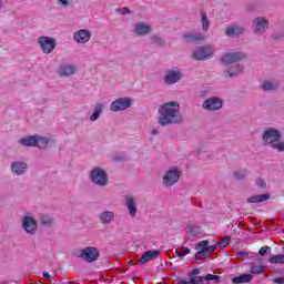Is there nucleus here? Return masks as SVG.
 <instances>
[{"mask_svg": "<svg viewBox=\"0 0 284 284\" xmlns=\"http://www.w3.org/2000/svg\"><path fill=\"white\" fill-rule=\"evenodd\" d=\"M158 123L162 128L168 125H179L183 123V114L181 113V104L178 101L165 102L158 109Z\"/></svg>", "mask_w": 284, "mask_h": 284, "instance_id": "obj_1", "label": "nucleus"}, {"mask_svg": "<svg viewBox=\"0 0 284 284\" xmlns=\"http://www.w3.org/2000/svg\"><path fill=\"white\" fill-rule=\"evenodd\" d=\"M283 135L277 129L268 128L262 134V141L265 145H271L277 152H284V141H281Z\"/></svg>", "mask_w": 284, "mask_h": 284, "instance_id": "obj_2", "label": "nucleus"}, {"mask_svg": "<svg viewBox=\"0 0 284 284\" xmlns=\"http://www.w3.org/2000/svg\"><path fill=\"white\" fill-rule=\"evenodd\" d=\"M183 172L179 166H170L162 175V185L164 187H172L181 181Z\"/></svg>", "mask_w": 284, "mask_h": 284, "instance_id": "obj_3", "label": "nucleus"}, {"mask_svg": "<svg viewBox=\"0 0 284 284\" xmlns=\"http://www.w3.org/2000/svg\"><path fill=\"white\" fill-rule=\"evenodd\" d=\"M89 179L93 185H98L99 187H106L108 183H110L108 172L99 166H95L90 171Z\"/></svg>", "mask_w": 284, "mask_h": 284, "instance_id": "obj_4", "label": "nucleus"}, {"mask_svg": "<svg viewBox=\"0 0 284 284\" xmlns=\"http://www.w3.org/2000/svg\"><path fill=\"white\" fill-rule=\"evenodd\" d=\"M210 281L220 283L221 277L219 275L206 274L205 276L189 277V280H180L179 284H210Z\"/></svg>", "mask_w": 284, "mask_h": 284, "instance_id": "obj_5", "label": "nucleus"}, {"mask_svg": "<svg viewBox=\"0 0 284 284\" xmlns=\"http://www.w3.org/2000/svg\"><path fill=\"white\" fill-rule=\"evenodd\" d=\"M181 79H183V71L179 68H174L165 71L163 82L165 85H174L175 83H179Z\"/></svg>", "mask_w": 284, "mask_h": 284, "instance_id": "obj_6", "label": "nucleus"}, {"mask_svg": "<svg viewBox=\"0 0 284 284\" xmlns=\"http://www.w3.org/2000/svg\"><path fill=\"white\" fill-rule=\"evenodd\" d=\"M78 256L79 258H82V261H85V263H94L95 261H99V248L94 246H87L80 251Z\"/></svg>", "mask_w": 284, "mask_h": 284, "instance_id": "obj_7", "label": "nucleus"}, {"mask_svg": "<svg viewBox=\"0 0 284 284\" xmlns=\"http://www.w3.org/2000/svg\"><path fill=\"white\" fill-rule=\"evenodd\" d=\"M38 45H40L43 54H50L57 48V39L42 36L38 38Z\"/></svg>", "mask_w": 284, "mask_h": 284, "instance_id": "obj_8", "label": "nucleus"}, {"mask_svg": "<svg viewBox=\"0 0 284 284\" xmlns=\"http://www.w3.org/2000/svg\"><path fill=\"white\" fill-rule=\"evenodd\" d=\"M133 102L132 98H119L111 103L110 110L111 112H123L129 108H132Z\"/></svg>", "mask_w": 284, "mask_h": 284, "instance_id": "obj_9", "label": "nucleus"}, {"mask_svg": "<svg viewBox=\"0 0 284 284\" xmlns=\"http://www.w3.org/2000/svg\"><path fill=\"white\" fill-rule=\"evenodd\" d=\"M214 57V48L211 45L199 47L193 51V59L196 61H207Z\"/></svg>", "mask_w": 284, "mask_h": 284, "instance_id": "obj_10", "label": "nucleus"}, {"mask_svg": "<svg viewBox=\"0 0 284 284\" xmlns=\"http://www.w3.org/2000/svg\"><path fill=\"white\" fill-rule=\"evenodd\" d=\"M253 30L255 34H265L270 30V20L265 17H257L253 19Z\"/></svg>", "mask_w": 284, "mask_h": 284, "instance_id": "obj_11", "label": "nucleus"}, {"mask_svg": "<svg viewBox=\"0 0 284 284\" xmlns=\"http://www.w3.org/2000/svg\"><path fill=\"white\" fill-rule=\"evenodd\" d=\"M245 59V55L243 54V52L237 51V52H229L226 54H224L221 58V61L223 63V65L227 67V65H234V63H239L240 61H243Z\"/></svg>", "mask_w": 284, "mask_h": 284, "instance_id": "obj_12", "label": "nucleus"}, {"mask_svg": "<svg viewBox=\"0 0 284 284\" xmlns=\"http://www.w3.org/2000/svg\"><path fill=\"white\" fill-rule=\"evenodd\" d=\"M22 230L27 232V234H36L37 230H39V225L37 224V220L30 215H26L21 221Z\"/></svg>", "mask_w": 284, "mask_h": 284, "instance_id": "obj_13", "label": "nucleus"}, {"mask_svg": "<svg viewBox=\"0 0 284 284\" xmlns=\"http://www.w3.org/2000/svg\"><path fill=\"white\" fill-rule=\"evenodd\" d=\"M92 39V31L88 29H80L73 33L75 43L85 44Z\"/></svg>", "mask_w": 284, "mask_h": 284, "instance_id": "obj_14", "label": "nucleus"}, {"mask_svg": "<svg viewBox=\"0 0 284 284\" xmlns=\"http://www.w3.org/2000/svg\"><path fill=\"white\" fill-rule=\"evenodd\" d=\"M241 74H243V65L241 63H234L224 68V77H230V79L241 77Z\"/></svg>", "mask_w": 284, "mask_h": 284, "instance_id": "obj_15", "label": "nucleus"}, {"mask_svg": "<svg viewBox=\"0 0 284 284\" xmlns=\"http://www.w3.org/2000/svg\"><path fill=\"white\" fill-rule=\"evenodd\" d=\"M202 108L204 110H210V111L221 110V108H223V100L216 97L209 98L203 102Z\"/></svg>", "mask_w": 284, "mask_h": 284, "instance_id": "obj_16", "label": "nucleus"}, {"mask_svg": "<svg viewBox=\"0 0 284 284\" xmlns=\"http://www.w3.org/2000/svg\"><path fill=\"white\" fill-rule=\"evenodd\" d=\"M152 32V24L148 22H136L133 28V34L136 37H145Z\"/></svg>", "mask_w": 284, "mask_h": 284, "instance_id": "obj_17", "label": "nucleus"}, {"mask_svg": "<svg viewBox=\"0 0 284 284\" xmlns=\"http://www.w3.org/2000/svg\"><path fill=\"white\" fill-rule=\"evenodd\" d=\"M138 200L135 196L129 195L125 199V207L131 216V219H136V213L139 212Z\"/></svg>", "mask_w": 284, "mask_h": 284, "instance_id": "obj_18", "label": "nucleus"}, {"mask_svg": "<svg viewBox=\"0 0 284 284\" xmlns=\"http://www.w3.org/2000/svg\"><path fill=\"white\" fill-rule=\"evenodd\" d=\"M77 72H78V69H77V65L74 64H62L58 70L59 77H63V78L74 77Z\"/></svg>", "mask_w": 284, "mask_h": 284, "instance_id": "obj_19", "label": "nucleus"}, {"mask_svg": "<svg viewBox=\"0 0 284 284\" xmlns=\"http://www.w3.org/2000/svg\"><path fill=\"white\" fill-rule=\"evenodd\" d=\"M243 32H245V28H243L242 26H230L226 27L225 29V36L230 37L231 39H236L239 37H241L243 34Z\"/></svg>", "mask_w": 284, "mask_h": 284, "instance_id": "obj_20", "label": "nucleus"}, {"mask_svg": "<svg viewBox=\"0 0 284 284\" xmlns=\"http://www.w3.org/2000/svg\"><path fill=\"white\" fill-rule=\"evenodd\" d=\"M263 92H276L281 88V81L278 80H265L261 85Z\"/></svg>", "mask_w": 284, "mask_h": 284, "instance_id": "obj_21", "label": "nucleus"}, {"mask_svg": "<svg viewBox=\"0 0 284 284\" xmlns=\"http://www.w3.org/2000/svg\"><path fill=\"white\" fill-rule=\"evenodd\" d=\"M28 170V163L16 161L11 164V172L12 174H16V176H21V174H26Z\"/></svg>", "mask_w": 284, "mask_h": 284, "instance_id": "obj_22", "label": "nucleus"}, {"mask_svg": "<svg viewBox=\"0 0 284 284\" xmlns=\"http://www.w3.org/2000/svg\"><path fill=\"white\" fill-rule=\"evenodd\" d=\"M114 219H116V214L113 211H103L99 214V221L102 225H110L114 223Z\"/></svg>", "mask_w": 284, "mask_h": 284, "instance_id": "obj_23", "label": "nucleus"}, {"mask_svg": "<svg viewBox=\"0 0 284 284\" xmlns=\"http://www.w3.org/2000/svg\"><path fill=\"white\" fill-rule=\"evenodd\" d=\"M186 234L189 235V241H196L203 234V230L201 226L189 225Z\"/></svg>", "mask_w": 284, "mask_h": 284, "instance_id": "obj_24", "label": "nucleus"}, {"mask_svg": "<svg viewBox=\"0 0 284 284\" xmlns=\"http://www.w3.org/2000/svg\"><path fill=\"white\" fill-rule=\"evenodd\" d=\"M184 41H189V43H196L197 41H205V34L203 33H184Z\"/></svg>", "mask_w": 284, "mask_h": 284, "instance_id": "obj_25", "label": "nucleus"}, {"mask_svg": "<svg viewBox=\"0 0 284 284\" xmlns=\"http://www.w3.org/2000/svg\"><path fill=\"white\" fill-rule=\"evenodd\" d=\"M159 254H161V252L156 251V250H150L148 252H145L141 258H140V263L142 265H145L146 263H150V261H154L155 256H159Z\"/></svg>", "mask_w": 284, "mask_h": 284, "instance_id": "obj_26", "label": "nucleus"}, {"mask_svg": "<svg viewBox=\"0 0 284 284\" xmlns=\"http://www.w3.org/2000/svg\"><path fill=\"white\" fill-rule=\"evenodd\" d=\"M20 145L24 148H37V135H29L18 141Z\"/></svg>", "mask_w": 284, "mask_h": 284, "instance_id": "obj_27", "label": "nucleus"}, {"mask_svg": "<svg viewBox=\"0 0 284 284\" xmlns=\"http://www.w3.org/2000/svg\"><path fill=\"white\" fill-rule=\"evenodd\" d=\"M103 108H105V104L103 102L95 103L94 112L90 116V121H92V122L98 121L99 116H101V114H103Z\"/></svg>", "mask_w": 284, "mask_h": 284, "instance_id": "obj_28", "label": "nucleus"}, {"mask_svg": "<svg viewBox=\"0 0 284 284\" xmlns=\"http://www.w3.org/2000/svg\"><path fill=\"white\" fill-rule=\"evenodd\" d=\"M247 203H263L264 201H270V193L257 194L247 197Z\"/></svg>", "mask_w": 284, "mask_h": 284, "instance_id": "obj_29", "label": "nucleus"}, {"mask_svg": "<svg viewBox=\"0 0 284 284\" xmlns=\"http://www.w3.org/2000/svg\"><path fill=\"white\" fill-rule=\"evenodd\" d=\"M48 143H50V138L37 135L36 148H39L40 150H45V148H48Z\"/></svg>", "mask_w": 284, "mask_h": 284, "instance_id": "obj_30", "label": "nucleus"}, {"mask_svg": "<svg viewBox=\"0 0 284 284\" xmlns=\"http://www.w3.org/2000/svg\"><path fill=\"white\" fill-rule=\"evenodd\" d=\"M252 278H254V276H252V274H242V275H239V276L232 278V283H234V284L250 283V281H252Z\"/></svg>", "mask_w": 284, "mask_h": 284, "instance_id": "obj_31", "label": "nucleus"}, {"mask_svg": "<svg viewBox=\"0 0 284 284\" xmlns=\"http://www.w3.org/2000/svg\"><path fill=\"white\" fill-rule=\"evenodd\" d=\"M201 24H202V30L203 32H207L210 30V19L207 18V13L205 11L201 12Z\"/></svg>", "mask_w": 284, "mask_h": 284, "instance_id": "obj_32", "label": "nucleus"}, {"mask_svg": "<svg viewBox=\"0 0 284 284\" xmlns=\"http://www.w3.org/2000/svg\"><path fill=\"white\" fill-rule=\"evenodd\" d=\"M151 43L153 45H156L158 48H165V40L159 36H152L151 37Z\"/></svg>", "mask_w": 284, "mask_h": 284, "instance_id": "obj_33", "label": "nucleus"}, {"mask_svg": "<svg viewBox=\"0 0 284 284\" xmlns=\"http://www.w3.org/2000/svg\"><path fill=\"white\" fill-rule=\"evenodd\" d=\"M214 250H216V245L209 244L204 250H201L200 252H197V254H202L203 256H210V254H212Z\"/></svg>", "mask_w": 284, "mask_h": 284, "instance_id": "obj_34", "label": "nucleus"}, {"mask_svg": "<svg viewBox=\"0 0 284 284\" xmlns=\"http://www.w3.org/2000/svg\"><path fill=\"white\" fill-rule=\"evenodd\" d=\"M251 272H252V274H263V272H265V266H263V265H253L251 267Z\"/></svg>", "mask_w": 284, "mask_h": 284, "instance_id": "obj_35", "label": "nucleus"}, {"mask_svg": "<svg viewBox=\"0 0 284 284\" xmlns=\"http://www.w3.org/2000/svg\"><path fill=\"white\" fill-rule=\"evenodd\" d=\"M255 185L262 190H265L267 187V182H265V179L263 178H257L255 179Z\"/></svg>", "mask_w": 284, "mask_h": 284, "instance_id": "obj_36", "label": "nucleus"}, {"mask_svg": "<svg viewBox=\"0 0 284 284\" xmlns=\"http://www.w3.org/2000/svg\"><path fill=\"white\" fill-rule=\"evenodd\" d=\"M176 254L180 257L187 256V254H190V248L183 246L180 250H176Z\"/></svg>", "mask_w": 284, "mask_h": 284, "instance_id": "obj_37", "label": "nucleus"}, {"mask_svg": "<svg viewBox=\"0 0 284 284\" xmlns=\"http://www.w3.org/2000/svg\"><path fill=\"white\" fill-rule=\"evenodd\" d=\"M272 252V247L270 246H262L258 251L260 256H265V254Z\"/></svg>", "mask_w": 284, "mask_h": 284, "instance_id": "obj_38", "label": "nucleus"}, {"mask_svg": "<svg viewBox=\"0 0 284 284\" xmlns=\"http://www.w3.org/2000/svg\"><path fill=\"white\" fill-rule=\"evenodd\" d=\"M57 6L60 8H70V0H57Z\"/></svg>", "mask_w": 284, "mask_h": 284, "instance_id": "obj_39", "label": "nucleus"}, {"mask_svg": "<svg viewBox=\"0 0 284 284\" xmlns=\"http://www.w3.org/2000/svg\"><path fill=\"white\" fill-rule=\"evenodd\" d=\"M234 176L235 179H245V176H247V171H235Z\"/></svg>", "mask_w": 284, "mask_h": 284, "instance_id": "obj_40", "label": "nucleus"}, {"mask_svg": "<svg viewBox=\"0 0 284 284\" xmlns=\"http://www.w3.org/2000/svg\"><path fill=\"white\" fill-rule=\"evenodd\" d=\"M220 247H227V245H230V236H225L224 239H222L221 242H219Z\"/></svg>", "mask_w": 284, "mask_h": 284, "instance_id": "obj_41", "label": "nucleus"}, {"mask_svg": "<svg viewBox=\"0 0 284 284\" xmlns=\"http://www.w3.org/2000/svg\"><path fill=\"white\" fill-rule=\"evenodd\" d=\"M209 245H210V241H202L199 243V247H201V250H206Z\"/></svg>", "mask_w": 284, "mask_h": 284, "instance_id": "obj_42", "label": "nucleus"}, {"mask_svg": "<svg viewBox=\"0 0 284 284\" xmlns=\"http://www.w3.org/2000/svg\"><path fill=\"white\" fill-rule=\"evenodd\" d=\"M119 12H120V14H130V8H121L120 10H119Z\"/></svg>", "mask_w": 284, "mask_h": 284, "instance_id": "obj_43", "label": "nucleus"}, {"mask_svg": "<svg viewBox=\"0 0 284 284\" xmlns=\"http://www.w3.org/2000/svg\"><path fill=\"white\" fill-rule=\"evenodd\" d=\"M197 274H201V271L199 268L193 270L190 274V278H194V276H197Z\"/></svg>", "mask_w": 284, "mask_h": 284, "instance_id": "obj_44", "label": "nucleus"}, {"mask_svg": "<svg viewBox=\"0 0 284 284\" xmlns=\"http://www.w3.org/2000/svg\"><path fill=\"white\" fill-rule=\"evenodd\" d=\"M273 283H276V284H284V276L274 278V280H273Z\"/></svg>", "mask_w": 284, "mask_h": 284, "instance_id": "obj_45", "label": "nucleus"}, {"mask_svg": "<svg viewBox=\"0 0 284 284\" xmlns=\"http://www.w3.org/2000/svg\"><path fill=\"white\" fill-rule=\"evenodd\" d=\"M237 256H240L241 258H247V256H250V253H247V252H240V253H237Z\"/></svg>", "mask_w": 284, "mask_h": 284, "instance_id": "obj_46", "label": "nucleus"}, {"mask_svg": "<svg viewBox=\"0 0 284 284\" xmlns=\"http://www.w3.org/2000/svg\"><path fill=\"white\" fill-rule=\"evenodd\" d=\"M42 276H43V278H45L47 281H50V280L52 278V275H50V273H48V272H44V273L42 274Z\"/></svg>", "mask_w": 284, "mask_h": 284, "instance_id": "obj_47", "label": "nucleus"}, {"mask_svg": "<svg viewBox=\"0 0 284 284\" xmlns=\"http://www.w3.org/2000/svg\"><path fill=\"white\" fill-rule=\"evenodd\" d=\"M43 225H50L52 224V220H42Z\"/></svg>", "mask_w": 284, "mask_h": 284, "instance_id": "obj_48", "label": "nucleus"}, {"mask_svg": "<svg viewBox=\"0 0 284 284\" xmlns=\"http://www.w3.org/2000/svg\"><path fill=\"white\" fill-rule=\"evenodd\" d=\"M151 134H153L154 136H156V135L159 134V130H158V129H153V130L151 131Z\"/></svg>", "mask_w": 284, "mask_h": 284, "instance_id": "obj_49", "label": "nucleus"}, {"mask_svg": "<svg viewBox=\"0 0 284 284\" xmlns=\"http://www.w3.org/2000/svg\"><path fill=\"white\" fill-rule=\"evenodd\" d=\"M3 8V0H0V10Z\"/></svg>", "mask_w": 284, "mask_h": 284, "instance_id": "obj_50", "label": "nucleus"}]
</instances>
